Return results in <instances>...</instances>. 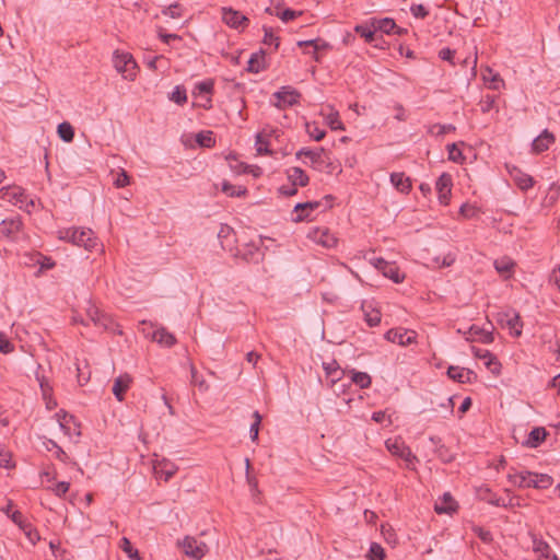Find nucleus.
Wrapping results in <instances>:
<instances>
[{"mask_svg": "<svg viewBox=\"0 0 560 560\" xmlns=\"http://www.w3.org/2000/svg\"><path fill=\"white\" fill-rule=\"evenodd\" d=\"M354 31L360 35H401V30L397 27L395 21L390 18H370L363 23L355 25Z\"/></svg>", "mask_w": 560, "mask_h": 560, "instance_id": "1", "label": "nucleus"}, {"mask_svg": "<svg viewBox=\"0 0 560 560\" xmlns=\"http://www.w3.org/2000/svg\"><path fill=\"white\" fill-rule=\"evenodd\" d=\"M59 238L68 241L73 245L82 246L88 250H92L97 245V238L91 229H63L59 231Z\"/></svg>", "mask_w": 560, "mask_h": 560, "instance_id": "2", "label": "nucleus"}, {"mask_svg": "<svg viewBox=\"0 0 560 560\" xmlns=\"http://www.w3.org/2000/svg\"><path fill=\"white\" fill-rule=\"evenodd\" d=\"M114 68L126 80L133 81L137 75V62L131 54L127 51L115 50L113 54Z\"/></svg>", "mask_w": 560, "mask_h": 560, "instance_id": "3", "label": "nucleus"}, {"mask_svg": "<svg viewBox=\"0 0 560 560\" xmlns=\"http://www.w3.org/2000/svg\"><path fill=\"white\" fill-rule=\"evenodd\" d=\"M272 96L276 98L273 105L279 109H285L299 104L301 93L290 85H284L275 92Z\"/></svg>", "mask_w": 560, "mask_h": 560, "instance_id": "4", "label": "nucleus"}, {"mask_svg": "<svg viewBox=\"0 0 560 560\" xmlns=\"http://www.w3.org/2000/svg\"><path fill=\"white\" fill-rule=\"evenodd\" d=\"M178 546L186 556L195 560L202 559L208 552V546L191 536H186L183 540L178 541Z\"/></svg>", "mask_w": 560, "mask_h": 560, "instance_id": "5", "label": "nucleus"}, {"mask_svg": "<svg viewBox=\"0 0 560 560\" xmlns=\"http://www.w3.org/2000/svg\"><path fill=\"white\" fill-rule=\"evenodd\" d=\"M222 21L231 28L237 32H244L249 24V20L241 11L232 8H222Z\"/></svg>", "mask_w": 560, "mask_h": 560, "instance_id": "6", "label": "nucleus"}, {"mask_svg": "<svg viewBox=\"0 0 560 560\" xmlns=\"http://www.w3.org/2000/svg\"><path fill=\"white\" fill-rule=\"evenodd\" d=\"M298 46L302 48L305 54H311L316 61L320 60L323 52L330 49V45L322 37H313L307 40L298 42Z\"/></svg>", "mask_w": 560, "mask_h": 560, "instance_id": "7", "label": "nucleus"}, {"mask_svg": "<svg viewBox=\"0 0 560 560\" xmlns=\"http://www.w3.org/2000/svg\"><path fill=\"white\" fill-rule=\"evenodd\" d=\"M417 332L405 328H392L385 334V339L400 346L411 345L416 341Z\"/></svg>", "mask_w": 560, "mask_h": 560, "instance_id": "8", "label": "nucleus"}, {"mask_svg": "<svg viewBox=\"0 0 560 560\" xmlns=\"http://www.w3.org/2000/svg\"><path fill=\"white\" fill-rule=\"evenodd\" d=\"M498 316L499 324L506 326L512 336L520 337L522 335L523 322L518 313L513 312L512 315L510 313H500Z\"/></svg>", "mask_w": 560, "mask_h": 560, "instance_id": "9", "label": "nucleus"}, {"mask_svg": "<svg viewBox=\"0 0 560 560\" xmlns=\"http://www.w3.org/2000/svg\"><path fill=\"white\" fill-rule=\"evenodd\" d=\"M374 266L378 269L385 277L393 280L395 283H400L404 280V276L400 275L399 268L395 262L386 261L383 258H376L374 260Z\"/></svg>", "mask_w": 560, "mask_h": 560, "instance_id": "10", "label": "nucleus"}, {"mask_svg": "<svg viewBox=\"0 0 560 560\" xmlns=\"http://www.w3.org/2000/svg\"><path fill=\"white\" fill-rule=\"evenodd\" d=\"M323 206V201H307L295 205L294 212L295 217L292 218L294 222H302L311 220V212Z\"/></svg>", "mask_w": 560, "mask_h": 560, "instance_id": "11", "label": "nucleus"}, {"mask_svg": "<svg viewBox=\"0 0 560 560\" xmlns=\"http://www.w3.org/2000/svg\"><path fill=\"white\" fill-rule=\"evenodd\" d=\"M447 376L463 384H471L477 378L474 371L454 365L448 366Z\"/></svg>", "mask_w": 560, "mask_h": 560, "instance_id": "12", "label": "nucleus"}, {"mask_svg": "<svg viewBox=\"0 0 560 560\" xmlns=\"http://www.w3.org/2000/svg\"><path fill=\"white\" fill-rule=\"evenodd\" d=\"M308 236L327 248H331L337 244V238L327 229H314L308 233Z\"/></svg>", "mask_w": 560, "mask_h": 560, "instance_id": "13", "label": "nucleus"}, {"mask_svg": "<svg viewBox=\"0 0 560 560\" xmlns=\"http://www.w3.org/2000/svg\"><path fill=\"white\" fill-rule=\"evenodd\" d=\"M436 190L441 203L448 202L452 190V177L447 173H443L436 180Z\"/></svg>", "mask_w": 560, "mask_h": 560, "instance_id": "14", "label": "nucleus"}, {"mask_svg": "<svg viewBox=\"0 0 560 560\" xmlns=\"http://www.w3.org/2000/svg\"><path fill=\"white\" fill-rule=\"evenodd\" d=\"M471 349L476 358L485 360L486 366L490 369L493 374L500 373L501 364L497 360L495 355H493L489 350L486 349H480L476 347H472Z\"/></svg>", "mask_w": 560, "mask_h": 560, "instance_id": "15", "label": "nucleus"}, {"mask_svg": "<svg viewBox=\"0 0 560 560\" xmlns=\"http://www.w3.org/2000/svg\"><path fill=\"white\" fill-rule=\"evenodd\" d=\"M387 448L392 452V454L399 456L407 463V467L413 464L417 460L416 455L412 454L411 450L406 446L404 443L394 442L393 444L387 443Z\"/></svg>", "mask_w": 560, "mask_h": 560, "instance_id": "16", "label": "nucleus"}, {"mask_svg": "<svg viewBox=\"0 0 560 560\" xmlns=\"http://www.w3.org/2000/svg\"><path fill=\"white\" fill-rule=\"evenodd\" d=\"M22 221L20 218H12L2 220L0 223V235L7 238H13L22 229Z\"/></svg>", "mask_w": 560, "mask_h": 560, "instance_id": "17", "label": "nucleus"}, {"mask_svg": "<svg viewBox=\"0 0 560 560\" xmlns=\"http://www.w3.org/2000/svg\"><path fill=\"white\" fill-rule=\"evenodd\" d=\"M131 382L132 378L129 374H121L115 378L112 390L118 401H122L125 399V394L130 387Z\"/></svg>", "mask_w": 560, "mask_h": 560, "instance_id": "18", "label": "nucleus"}, {"mask_svg": "<svg viewBox=\"0 0 560 560\" xmlns=\"http://www.w3.org/2000/svg\"><path fill=\"white\" fill-rule=\"evenodd\" d=\"M323 369L325 370L326 376L330 381V386L332 387L338 381L342 378L346 374V371L341 370L338 362L332 360L328 363H323Z\"/></svg>", "mask_w": 560, "mask_h": 560, "instance_id": "19", "label": "nucleus"}, {"mask_svg": "<svg viewBox=\"0 0 560 560\" xmlns=\"http://www.w3.org/2000/svg\"><path fill=\"white\" fill-rule=\"evenodd\" d=\"M556 140L555 136L548 130H544L538 137H536L533 141V151L536 153L544 152L549 148L551 143Z\"/></svg>", "mask_w": 560, "mask_h": 560, "instance_id": "20", "label": "nucleus"}, {"mask_svg": "<svg viewBox=\"0 0 560 560\" xmlns=\"http://www.w3.org/2000/svg\"><path fill=\"white\" fill-rule=\"evenodd\" d=\"M287 176L293 186L305 187L310 182L308 175L301 167L296 166L290 167L287 171Z\"/></svg>", "mask_w": 560, "mask_h": 560, "instance_id": "21", "label": "nucleus"}, {"mask_svg": "<svg viewBox=\"0 0 560 560\" xmlns=\"http://www.w3.org/2000/svg\"><path fill=\"white\" fill-rule=\"evenodd\" d=\"M457 502L453 499L451 493L446 492L441 498L440 502L435 503L434 510L438 514L452 513L456 511Z\"/></svg>", "mask_w": 560, "mask_h": 560, "instance_id": "22", "label": "nucleus"}, {"mask_svg": "<svg viewBox=\"0 0 560 560\" xmlns=\"http://www.w3.org/2000/svg\"><path fill=\"white\" fill-rule=\"evenodd\" d=\"M152 339L164 347H172L176 343L175 336L164 327L158 328L153 332Z\"/></svg>", "mask_w": 560, "mask_h": 560, "instance_id": "23", "label": "nucleus"}, {"mask_svg": "<svg viewBox=\"0 0 560 560\" xmlns=\"http://www.w3.org/2000/svg\"><path fill=\"white\" fill-rule=\"evenodd\" d=\"M547 436V431L542 427H536L534 428L528 436L527 440L523 443L525 446L535 448L537 447L541 442L545 441Z\"/></svg>", "mask_w": 560, "mask_h": 560, "instance_id": "24", "label": "nucleus"}, {"mask_svg": "<svg viewBox=\"0 0 560 560\" xmlns=\"http://www.w3.org/2000/svg\"><path fill=\"white\" fill-rule=\"evenodd\" d=\"M361 308L364 313V319L370 327H375L381 323V312L373 308L370 303L363 302Z\"/></svg>", "mask_w": 560, "mask_h": 560, "instance_id": "25", "label": "nucleus"}, {"mask_svg": "<svg viewBox=\"0 0 560 560\" xmlns=\"http://www.w3.org/2000/svg\"><path fill=\"white\" fill-rule=\"evenodd\" d=\"M509 172H510L511 176L514 178L516 185L521 189L525 190V189L533 187L534 180L529 175L522 173L516 167L509 170Z\"/></svg>", "mask_w": 560, "mask_h": 560, "instance_id": "26", "label": "nucleus"}, {"mask_svg": "<svg viewBox=\"0 0 560 560\" xmlns=\"http://www.w3.org/2000/svg\"><path fill=\"white\" fill-rule=\"evenodd\" d=\"M265 68V54L262 51L254 52L247 61V71L258 73Z\"/></svg>", "mask_w": 560, "mask_h": 560, "instance_id": "27", "label": "nucleus"}, {"mask_svg": "<svg viewBox=\"0 0 560 560\" xmlns=\"http://www.w3.org/2000/svg\"><path fill=\"white\" fill-rule=\"evenodd\" d=\"M350 374L351 381L359 386L360 388H369L372 383L371 376L365 372H358L355 370H350L348 372Z\"/></svg>", "mask_w": 560, "mask_h": 560, "instance_id": "28", "label": "nucleus"}, {"mask_svg": "<svg viewBox=\"0 0 560 560\" xmlns=\"http://www.w3.org/2000/svg\"><path fill=\"white\" fill-rule=\"evenodd\" d=\"M533 549L536 553L539 555V557L544 558L545 560H558L556 555H553L551 558L549 557L551 550L550 546L540 539H533Z\"/></svg>", "mask_w": 560, "mask_h": 560, "instance_id": "29", "label": "nucleus"}, {"mask_svg": "<svg viewBox=\"0 0 560 560\" xmlns=\"http://www.w3.org/2000/svg\"><path fill=\"white\" fill-rule=\"evenodd\" d=\"M390 180L394 186L401 192H408L411 188V182L409 177H406L402 173H393Z\"/></svg>", "mask_w": 560, "mask_h": 560, "instance_id": "30", "label": "nucleus"}, {"mask_svg": "<svg viewBox=\"0 0 560 560\" xmlns=\"http://www.w3.org/2000/svg\"><path fill=\"white\" fill-rule=\"evenodd\" d=\"M514 267H515V262L511 258H509V257H503V258L497 259L494 261L495 270L500 275L506 276V278L511 276V273L513 272Z\"/></svg>", "mask_w": 560, "mask_h": 560, "instance_id": "31", "label": "nucleus"}, {"mask_svg": "<svg viewBox=\"0 0 560 560\" xmlns=\"http://www.w3.org/2000/svg\"><path fill=\"white\" fill-rule=\"evenodd\" d=\"M510 480L520 488L533 487V474L532 472H520L515 475H509Z\"/></svg>", "mask_w": 560, "mask_h": 560, "instance_id": "32", "label": "nucleus"}, {"mask_svg": "<svg viewBox=\"0 0 560 560\" xmlns=\"http://www.w3.org/2000/svg\"><path fill=\"white\" fill-rule=\"evenodd\" d=\"M325 153L324 148H318L317 150H311L307 148H302L296 152V158L300 159L301 156H307L312 161V163H322V156Z\"/></svg>", "mask_w": 560, "mask_h": 560, "instance_id": "33", "label": "nucleus"}, {"mask_svg": "<svg viewBox=\"0 0 560 560\" xmlns=\"http://www.w3.org/2000/svg\"><path fill=\"white\" fill-rule=\"evenodd\" d=\"M471 336L478 337L479 340L483 343H491L494 340L493 332L491 330H487L485 328H480L476 325H472L468 331Z\"/></svg>", "mask_w": 560, "mask_h": 560, "instance_id": "34", "label": "nucleus"}, {"mask_svg": "<svg viewBox=\"0 0 560 560\" xmlns=\"http://www.w3.org/2000/svg\"><path fill=\"white\" fill-rule=\"evenodd\" d=\"M222 191L229 197H244L247 194L246 187L234 186L226 180L222 183Z\"/></svg>", "mask_w": 560, "mask_h": 560, "instance_id": "35", "label": "nucleus"}, {"mask_svg": "<svg viewBox=\"0 0 560 560\" xmlns=\"http://www.w3.org/2000/svg\"><path fill=\"white\" fill-rule=\"evenodd\" d=\"M58 136L65 142H71L74 138V129L70 122L63 121L58 125L57 128Z\"/></svg>", "mask_w": 560, "mask_h": 560, "instance_id": "36", "label": "nucleus"}, {"mask_svg": "<svg viewBox=\"0 0 560 560\" xmlns=\"http://www.w3.org/2000/svg\"><path fill=\"white\" fill-rule=\"evenodd\" d=\"M196 142L203 148H212L215 144L212 131H201L196 135Z\"/></svg>", "mask_w": 560, "mask_h": 560, "instance_id": "37", "label": "nucleus"}, {"mask_svg": "<svg viewBox=\"0 0 560 560\" xmlns=\"http://www.w3.org/2000/svg\"><path fill=\"white\" fill-rule=\"evenodd\" d=\"M533 488L547 489L552 485V478L548 475L533 474Z\"/></svg>", "mask_w": 560, "mask_h": 560, "instance_id": "38", "label": "nucleus"}, {"mask_svg": "<svg viewBox=\"0 0 560 560\" xmlns=\"http://www.w3.org/2000/svg\"><path fill=\"white\" fill-rule=\"evenodd\" d=\"M254 422L249 428V436L253 442L258 441L259 428L261 423V416L258 411H254L253 413Z\"/></svg>", "mask_w": 560, "mask_h": 560, "instance_id": "39", "label": "nucleus"}, {"mask_svg": "<svg viewBox=\"0 0 560 560\" xmlns=\"http://www.w3.org/2000/svg\"><path fill=\"white\" fill-rule=\"evenodd\" d=\"M120 548L131 560H140V555L137 549H133L130 540L127 537L121 538Z\"/></svg>", "mask_w": 560, "mask_h": 560, "instance_id": "40", "label": "nucleus"}, {"mask_svg": "<svg viewBox=\"0 0 560 560\" xmlns=\"http://www.w3.org/2000/svg\"><path fill=\"white\" fill-rule=\"evenodd\" d=\"M191 384L197 386L201 390H208L209 385L203 377L198 375V371L194 364H190Z\"/></svg>", "mask_w": 560, "mask_h": 560, "instance_id": "41", "label": "nucleus"}, {"mask_svg": "<svg viewBox=\"0 0 560 560\" xmlns=\"http://www.w3.org/2000/svg\"><path fill=\"white\" fill-rule=\"evenodd\" d=\"M306 132L310 137H312L315 141H320L324 139L326 132L320 129L315 122L306 124Z\"/></svg>", "mask_w": 560, "mask_h": 560, "instance_id": "42", "label": "nucleus"}, {"mask_svg": "<svg viewBox=\"0 0 560 560\" xmlns=\"http://www.w3.org/2000/svg\"><path fill=\"white\" fill-rule=\"evenodd\" d=\"M96 327L102 328L103 330H112L115 329V322L106 314H102V316L96 318Z\"/></svg>", "mask_w": 560, "mask_h": 560, "instance_id": "43", "label": "nucleus"}, {"mask_svg": "<svg viewBox=\"0 0 560 560\" xmlns=\"http://www.w3.org/2000/svg\"><path fill=\"white\" fill-rule=\"evenodd\" d=\"M22 530L32 545H35L40 539L38 532L33 528L31 523L24 524Z\"/></svg>", "mask_w": 560, "mask_h": 560, "instance_id": "44", "label": "nucleus"}, {"mask_svg": "<svg viewBox=\"0 0 560 560\" xmlns=\"http://www.w3.org/2000/svg\"><path fill=\"white\" fill-rule=\"evenodd\" d=\"M170 98L178 105L185 104L187 101L186 90L184 88L176 86L175 90L172 92Z\"/></svg>", "mask_w": 560, "mask_h": 560, "instance_id": "45", "label": "nucleus"}, {"mask_svg": "<svg viewBox=\"0 0 560 560\" xmlns=\"http://www.w3.org/2000/svg\"><path fill=\"white\" fill-rule=\"evenodd\" d=\"M448 160L453 162H462L464 160V155L462 151L458 149L456 143L447 144Z\"/></svg>", "mask_w": 560, "mask_h": 560, "instance_id": "46", "label": "nucleus"}, {"mask_svg": "<svg viewBox=\"0 0 560 560\" xmlns=\"http://www.w3.org/2000/svg\"><path fill=\"white\" fill-rule=\"evenodd\" d=\"M213 88L214 81L212 79H208L196 84V90L199 94H212Z\"/></svg>", "mask_w": 560, "mask_h": 560, "instance_id": "47", "label": "nucleus"}, {"mask_svg": "<svg viewBox=\"0 0 560 560\" xmlns=\"http://www.w3.org/2000/svg\"><path fill=\"white\" fill-rule=\"evenodd\" d=\"M327 124L331 130H343L345 129V126H343L342 121L340 120L338 113L330 114L327 117Z\"/></svg>", "mask_w": 560, "mask_h": 560, "instance_id": "48", "label": "nucleus"}, {"mask_svg": "<svg viewBox=\"0 0 560 560\" xmlns=\"http://www.w3.org/2000/svg\"><path fill=\"white\" fill-rule=\"evenodd\" d=\"M371 560H384L385 551L381 545L373 542L370 547Z\"/></svg>", "mask_w": 560, "mask_h": 560, "instance_id": "49", "label": "nucleus"}, {"mask_svg": "<svg viewBox=\"0 0 560 560\" xmlns=\"http://www.w3.org/2000/svg\"><path fill=\"white\" fill-rule=\"evenodd\" d=\"M5 195L8 196L9 200H14L15 203H22L24 201V192L21 190V188H12L8 189Z\"/></svg>", "mask_w": 560, "mask_h": 560, "instance_id": "50", "label": "nucleus"}, {"mask_svg": "<svg viewBox=\"0 0 560 560\" xmlns=\"http://www.w3.org/2000/svg\"><path fill=\"white\" fill-rule=\"evenodd\" d=\"M452 131H455V126H453V125L435 124L430 129V132H432L436 136H442V135H445V133L452 132Z\"/></svg>", "mask_w": 560, "mask_h": 560, "instance_id": "51", "label": "nucleus"}, {"mask_svg": "<svg viewBox=\"0 0 560 560\" xmlns=\"http://www.w3.org/2000/svg\"><path fill=\"white\" fill-rule=\"evenodd\" d=\"M439 458L444 463H450L454 459V455L450 452V450L445 445H440L435 450Z\"/></svg>", "mask_w": 560, "mask_h": 560, "instance_id": "52", "label": "nucleus"}, {"mask_svg": "<svg viewBox=\"0 0 560 560\" xmlns=\"http://www.w3.org/2000/svg\"><path fill=\"white\" fill-rule=\"evenodd\" d=\"M13 350V343L3 334H0V352L8 354Z\"/></svg>", "mask_w": 560, "mask_h": 560, "instance_id": "53", "label": "nucleus"}, {"mask_svg": "<svg viewBox=\"0 0 560 560\" xmlns=\"http://www.w3.org/2000/svg\"><path fill=\"white\" fill-rule=\"evenodd\" d=\"M459 213L465 218H472L477 215L478 208L469 203H464L459 209Z\"/></svg>", "mask_w": 560, "mask_h": 560, "instance_id": "54", "label": "nucleus"}, {"mask_svg": "<svg viewBox=\"0 0 560 560\" xmlns=\"http://www.w3.org/2000/svg\"><path fill=\"white\" fill-rule=\"evenodd\" d=\"M410 11L415 18L423 19L429 14L427 8L422 4H412Z\"/></svg>", "mask_w": 560, "mask_h": 560, "instance_id": "55", "label": "nucleus"}, {"mask_svg": "<svg viewBox=\"0 0 560 560\" xmlns=\"http://www.w3.org/2000/svg\"><path fill=\"white\" fill-rule=\"evenodd\" d=\"M256 145H257V152L258 154H268L270 153L268 149V143L264 140L262 136L260 133L256 137Z\"/></svg>", "mask_w": 560, "mask_h": 560, "instance_id": "56", "label": "nucleus"}, {"mask_svg": "<svg viewBox=\"0 0 560 560\" xmlns=\"http://www.w3.org/2000/svg\"><path fill=\"white\" fill-rule=\"evenodd\" d=\"M69 487V482L60 481L54 488H51V490L57 497H62L68 492Z\"/></svg>", "mask_w": 560, "mask_h": 560, "instance_id": "57", "label": "nucleus"}, {"mask_svg": "<svg viewBox=\"0 0 560 560\" xmlns=\"http://www.w3.org/2000/svg\"><path fill=\"white\" fill-rule=\"evenodd\" d=\"M488 502L494 506H505L506 508V506L514 505L513 498H510L509 502H505V500L500 497H491L490 499H488Z\"/></svg>", "mask_w": 560, "mask_h": 560, "instance_id": "58", "label": "nucleus"}, {"mask_svg": "<svg viewBox=\"0 0 560 560\" xmlns=\"http://www.w3.org/2000/svg\"><path fill=\"white\" fill-rule=\"evenodd\" d=\"M115 185L118 188H122V187L129 185V176L127 175V173L125 171H121L117 175V178L115 179Z\"/></svg>", "mask_w": 560, "mask_h": 560, "instance_id": "59", "label": "nucleus"}, {"mask_svg": "<svg viewBox=\"0 0 560 560\" xmlns=\"http://www.w3.org/2000/svg\"><path fill=\"white\" fill-rule=\"evenodd\" d=\"M10 517L21 529L24 524H30L20 511H14Z\"/></svg>", "mask_w": 560, "mask_h": 560, "instance_id": "60", "label": "nucleus"}, {"mask_svg": "<svg viewBox=\"0 0 560 560\" xmlns=\"http://www.w3.org/2000/svg\"><path fill=\"white\" fill-rule=\"evenodd\" d=\"M233 234V229L229 226L228 224H222L219 232L218 237L220 240H226Z\"/></svg>", "mask_w": 560, "mask_h": 560, "instance_id": "61", "label": "nucleus"}, {"mask_svg": "<svg viewBox=\"0 0 560 560\" xmlns=\"http://www.w3.org/2000/svg\"><path fill=\"white\" fill-rule=\"evenodd\" d=\"M234 162L235 164H231L230 166L235 173L241 174L249 172L248 165L244 164L243 162H238L236 159H234Z\"/></svg>", "mask_w": 560, "mask_h": 560, "instance_id": "62", "label": "nucleus"}, {"mask_svg": "<svg viewBox=\"0 0 560 560\" xmlns=\"http://www.w3.org/2000/svg\"><path fill=\"white\" fill-rule=\"evenodd\" d=\"M475 533L477 534V536L483 541V542H489L492 540V535L489 530H486L481 527H477L475 529Z\"/></svg>", "mask_w": 560, "mask_h": 560, "instance_id": "63", "label": "nucleus"}, {"mask_svg": "<svg viewBox=\"0 0 560 560\" xmlns=\"http://www.w3.org/2000/svg\"><path fill=\"white\" fill-rule=\"evenodd\" d=\"M364 40L369 45L380 48H384V45L386 44L384 37H364Z\"/></svg>", "mask_w": 560, "mask_h": 560, "instance_id": "64", "label": "nucleus"}]
</instances>
